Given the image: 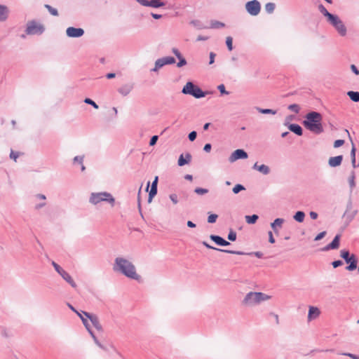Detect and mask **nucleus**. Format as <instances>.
I'll list each match as a JSON object with an SVG mask.
<instances>
[{
    "label": "nucleus",
    "instance_id": "nucleus-54",
    "mask_svg": "<svg viewBox=\"0 0 359 359\" xmlns=\"http://www.w3.org/2000/svg\"><path fill=\"white\" fill-rule=\"evenodd\" d=\"M197 137V133L196 131H191L188 135V138L191 142H193L196 140Z\"/></svg>",
    "mask_w": 359,
    "mask_h": 359
},
{
    "label": "nucleus",
    "instance_id": "nucleus-6",
    "mask_svg": "<svg viewBox=\"0 0 359 359\" xmlns=\"http://www.w3.org/2000/svg\"><path fill=\"white\" fill-rule=\"evenodd\" d=\"M327 22L332 26L340 36H345L347 34V28L342 20L336 14H333Z\"/></svg>",
    "mask_w": 359,
    "mask_h": 359
},
{
    "label": "nucleus",
    "instance_id": "nucleus-30",
    "mask_svg": "<svg viewBox=\"0 0 359 359\" xmlns=\"http://www.w3.org/2000/svg\"><path fill=\"white\" fill-rule=\"evenodd\" d=\"M165 66L163 58H158L156 60L154 67L151 69V72H156L161 67Z\"/></svg>",
    "mask_w": 359,
    "mask_h": 359
},
{
    "label": "nucleus",
    "instance_id": "nucleus-37",
    "mask_svg": "<svg viewBox=\"0 0 359 359\" xmlns=\"http://www.w3.org/2000/svg\"><path fill=\"white\" fill-rule=\"evenodd\" d=\"M224 26L225 25L223 22L217 20H213L210 23V28L212 29H219L224 27Z\"/></svg>",
    "mask_w": 359,
    "mask_h": 359
},
{
    "label": "nucleus",
    "instance_id": "nucleus-61",
    "mask_svg": "<svg viewBox=\"0 0 359 359\" xmlns=\"http://www.w3.org/2000/svg\"><path fill=\"white\" fill-rule=\"evenodd\" d=\"M169 197L174 204H177L178 203L177 196L175 194H170Z\"/></svg>",
    "mask_w": 359,
    "mask_h": 359
},
{
    "label": "nucleus",
    "instance_id": "nucleus-29",
    "mask_svg": "<svg viewBox=\"0 0 359 359\" xmlns=\"http://www.w3.org/2000/svg\"><path fill=\"white\" fill-rule=\"evenodd\" d=\"M347 95L349 97V98L355 102H359V92L358 91H348Z\"/></svg>",
    "mask_w": 359,
    "mask_h": 359
},
{
    "label": "nucleus",
    "instance_id": "nucleus-25",
    "mask_svg": "<svg viewBox=\"0 0 359 359\" xmlns=\"http://www.w3.org/2000/svg\"><path fill=\"white\" fill-rule=\"evenodd\" d=\"M132 85H124L118 89V92L123 96L128 95L133 89Z\"/></svg>",
    "mask_w": 359,
    "mask_h": 359
},
{
    "label": "nucleus",
    "instance_id": "nucleus-56",
    "mask_svg": "<svg viewBox=\"0 0 359 359\" xmlns=\"http://www.w3.org/2000/svg\"><path fill=\"white\" fill-rule=\"evenodd\" d=\"M339 354L342 355L348 356V357L351 358V359H359L358 355H356L351 353H341Z\"/></svg>",
    "mask_w": 359,
    "mask_h": 359
},
{
    "label": "nucleus",
    "instance_id": "nucleus-34",
    "mask_svg": "<svg viewBox=\"0 0 359 359\" xmlns=\"http://www.w3.org/2000/svg\"><path fill=\"white\" fill-rule=\"evenodd\" d=\"M340 255L346 263H349V262L352 259V255L350 256V253L348 250H341Z\"/></svg>",
    "mask_w": 359,
    "mask_h": 359
},
{
    "label": "nucleus",
    "instance_id": "nucleus-17",
    "mask_svg": "<svg viewBox=\"0 0 359 359\" xmlns=\"http://www.w3.org/2000/svg\"><path fill=\"white\" fill-rule=\"evenodd\" d=\"M210 238L211 241L215 242L217 245L219 246H228L230 245V243L222 237L217 235H210Z\"/></svg>",
    "mask_w": 359,
    "mask_h": 359
},
{
    "label": "nucleus",
    "instance_id": "nucleus-39",
    "mask_svg": "<svg viewBox=\"0 0 359 359\" xmlns=\"http://www.w3.org/2000/svg\"><path fill=\"white\" fill-rule=\"evenodd\" d=\"M45 8L48 11V12L54 16H58V11L56 8L52 7L51 6L48 4L45 5Z\"/></svg>",
    "mask_w": 359,
    "mask_h": 359
},
{
    "label": "nucleus",
    "instance_id": "nucleus-51",
    "mask_svg": "<svg viewBox=\"0 0 359 359\" xmlns=\"http://www.w3.org/2000/svg\"><path fill=\"white\" fill-rule=\"evenodd\" d=\"M218 217V215H216V214H210L208 217V223H215L217 220Z\"/></svg>",
    "mask_w": 359,
    "mask_h": 359
},
{
    "label": "nucleus",
    "instance_id": "nucleus-32",
    "mask_svg": "<svg viewBox=\"0 0 359 359\" xmlns=\"http://www.w3.org/2000/svg\"><path fill=\"white\" fill-rule=\"evenodd\" d=\"M355 172L352 171L348 177V183H349V186L351 188V191H352L353 188L355 187Z\"/></svg>",
    "mask_w": 359,
    "mask_h": 359
},
{
    "label": "nucleus",
    "instance_id": "nucleus-33",
    "mask_svg": "<svg viewBox=\"0 0 359 359\" xmlns=\"http://www.w3.org/2000/svg\"><path fill=\"white\" fill-rule=\"evenodd\" d=\"M245 218V221L248 224H252L257 222L259 217L257 215L254 214L252 215H246Z\"/></svg>",
    "mask_w": 359,
    "mask_h": 359
},
{
    "label": "nucleus",
    "instance_id": "nucleus-19",
    "mask_svg": "<svg viewBox=\"0 0 359 359\" xmlns=\"http://www.w3.org/2000/svg\"><path fill=\"white\" fill-rule=\"evenodd\" d=\"M343 161V156L339 155L334 157H330L328 161V164L332 168L339 166Z\"/></svg>",
    "mask_w": 359,
    "mask_h": 359
},
{
    "label": "nucleus",
    "instance_id": "nucleus-20",
    "mask_svg": "<svg viewBox=\"0 0 359 359\" xmlns=\"http://www.w3.org/2000/svg\"><path fill=\"white\" fill-rule=\"evenodd\" d=\"M252 169L256 170L263 175H268L270 173V168L268 165H266L264 164L258 165L257 163H255L254 165L252 166Z\"/></svg>",
    "mask_w": 359,
    "mask_h": 359
},
{
    "label": "nucleus",
    "instance_id": "nucleus-28",
    "mask_svg": "<svg viewBox=\"0 0 359 359\" xmlns=\"http://www.w3.org/2000/svg\"><path fill=\"white\" fill-rule=\"evenodd\" d=\"M305 218V213L303 211H297L293 215V219L297 222H303Z\"/></svg>",
    "mask_w": 359,
    "mask_h": 359
},
{
    "label": "nucleus",
    "instance_id": "nucleus-47",
    "mask_svg": "<svg viewBox=\"0 0 359 359\" xmlns=\"http://www.w3.org/2000/svg\"><path fill=\"white\" fill-rule=\"evenodd\" d=\"M194 192L198 195H203L208 192V189L205 188L197 187L194 189Z\"/></svg>",
    "mask_w": 359,
    "mask_h": 359
},
{
    "label": "nucleus",
    "instance_id": "nucleus-21",
    "mask_svg": "<svg viewBox=\"0 0 359 359\" xmlns=\"http://www.w3.org/2000/svg\"><path fill=\"white\" fill-rule=\"evenodd\" d=\"M8 8L5 5L0 4V22L6 21L8 17Z\"/></svg>",
    "mask_w": 359,
    "mask_h": 359
},
{
    "label": "nucleus",
    "instance_id": "nucleus-2",
    "mask_svg": "<svg viewBox=\"0 0 359 359\" xmlns=\"http://www.w3.org/2000/svg\"><path fill=\"white\" fill-rule=\"evenodd\" d=\"M323 116L320 113L317 111H310L305 116V119L303 121L304 126L309 131L319 135L322 133L324 130L322 125Z\"/></svg>",
    "mask_w": 359,
    "mask_h": 359
},
{
    "label": "nucleus",
    "instance_id": "nucleus-1",
    "mask_svg": "<svg viewBox=\"0 0 359 359\" xmlns=\"http://www.w3.org/2000/svg\"><path fill=\"white\" fill-rule=\"evenodd\" d=\"M113 270L132 280L139 281L141 279V276L137 274L133 263L123 257L115 258Z\"/></svg>",
    "mask_w": 359,
    "mask_h": 359
},
{
    "label": "nucleus",
    "instance_id": "nucleus-7",
    "mask_svg": "<svg viewBox=\"0 0 359 359\" xmlns=\"http://www.w3.org/2000/svg\"><path fill=\"white\" fill-rule=\"evenodd\" d=\"M44 32L45 27L36 20H31L27 23L25 32L27 35H41Z\"/></svg>",
    "mask_w": 359,
    "mask_h": 359
},
{
    "label": "nucleus",
    "instance_id": "nucleus-13",
    "mask_svg": "<svg viewBox=\"0 0 359 359\" xmlns=\"http://www.w3.org/2000/svg\"><path fill=\"white\" fill-rule=\"evenodd\" d=\"M248 158V154L245 151L241 149L235 150L229 156V161L233 163L238 159H245Z\"/></svg>",
    "mask_w": 359,
    "mask_h": 359
},
{
    "label": "nucleus",
    "instance_id": "nucleus-58",
    "mask_svg": "<svg viewBox=\"0 0 359 359\" xmlns=\"http://www.w3.org/2000/svg\"><path fill=\"white\" fill-rule=\"evenodd\" d=\"M344 144V140H337L334 142V147L338 148L342 146Z\"/></svg>",
    "mask_w": 359,
    "mask_h": 359
},
{
    "label": "nucleus",
    "instance_id": "nucleus-35",
    "mask_svg": "<svg viewBox=\"0 0 359 359\" xmlns=\"http://www.w3.org/2000/svg\"><path fill=\"white\" fill-rule=\"evenodd\" d=\"M152 8H158L166 5V2L162 0H151Z\"/></svg>",
    "mask_w": 359,
    "mask_h": 359
},
{
    "label": "nucleus",
    "instance_id": "nucleus-16",
    "mask_svg": "<svg viewBox=\"0 0 359 359\" xmlns=\"http://www.w3.org/2000/svg\"><path fill=\"white\" fill-rule=\"evenodd\" d=\"M285 219L283 218H276L271 223V227L276 234L279 233V230L282 228Z\"/></svg>",
    "mask_w": 359,
    "mask_h": 359
},
{
    "label": "nucleus",
    "instance_id": "nucleus-42",
    "mask_svg": "<svg viewBox=\"0 0 359 359\" xmlns=\"http://www.w3.org/2000/svg\"><path fill=\"white\" fill-rule=\"evenodd\" d=\"M244 190H245V187L243 185H242L241 184H237L233 188L232 191H233V194H237L239 192H241V191H244Z\"/></svg>",
    "mask_w": 359,
    "mask_h": 359
},
{
    "label": "nucleus",
    "instance_id": "nucleus-64",
    "mask_svg": "<svg viewBox=\"0 0 359 359\" xmlns=\"http://www.w3.org/2000/svg\"><path fill=\"white\" fill-rule=\"evenodd\" d=\"M351 69L352 72L355 75H358L359 74V70H358V69L357 68V67L355 65H351Z\"/></svg>",
    "mask_w": 359,
    "mask_h": 359
},
{
    "label": "nucleus",
    "instance_id": "nucleus-43",
    "mask_svg": "<svg viewBox=\"0 0 359 359\" xmlns=\"http://www.w3.org/2000/svg\"><path fill=\"white\" fill-rule=\"evenodd\" d=\"M287 109L295 114H298L300 111V107L297 104H292L287 107Z\"/></svg>",
    "mask_w": 359,
    "mask_h": 359
},
{
    "label": "nucleus",
    "instance_id": "nucleus-40",
    "mask_svg": "<svg viewBox=\"0 0 359 359\" xmlns=\"http://www.w3.org/2000/svg\"><path fill=\"white\" fill-rule=\"evenodd\" d=\"M162 58H163V62H164L165 65H172V64H174L175 62V59L173 57H172V56L163 57Z\"/></svg>",
    "mask_w": 359,
    "mask_h": 359
},
{
    "label": "nucleus",
    "instance_id": "nucleus-27",
    "mask_svg": "<svg viewBox=\"0 0 359 359\" xmlns=\"http://www.w3.org/2000/svg\"><path fill=\"white\" fill-rule=\"evenodd\" d=\"M255 109L258 112H259L261 114H264L275 115V114H277V110H274V109H263V108H261V107H256Z\"/></svg>",
    "mask_w": 359,
    "mask_h": 359
},
{
    "label": "nucleus",
    "instance_id": "nucleus-8",
    "mask_svg": "<svg viewBox=\"0 0 359 359\" xmlns=\"http://www.w3.org/2000/svg\"><path fill=\"white\" fill-rule=\"evenodd\" d=\"M51 264L55 269V270L57 271V273L73 288H76L77 287L76 283H75V281L73 280V278L68 272H67L54 261H52Z\"/></svg>",
    "mask_w": 359,
    "mask_h": 359
},
{
    "label": "nucleus",
    "instance_id": "nucleus-49",
    "mask_svg": "<svg viewBox=\"0 0 359 359\" xmlns=\"http://www.w3.org/2000/svg\"><path fill=\"white\" fill-rule=\"evenodd\" d=\"M228 239L231 241H235L236 240V233L233 230L231 229L228 234Z\"/></svg>",
    "mask_w": 359,
    "mask_h": 359
},
{
    "label": "nucleus",
    "instance_id": "nucleus-48",
    "mask_svg": "<svg viewBox=\"0 0 359 359\" xmlns=\"http://www.w3.org/2000/svg\"><path fill=\"white\" fill-rule=\"evenodd\" d=\"M84 102L86 104L91 105L93 107H94L96 109L99 108L98 105L93 100H91L90 98H88V97L86 98L84 100Z\"/></svg>",
    "mask_w": 359,
    "mask_h": 359
},
{
    "label": "nucleus",
    "instance_id": "nucleus-38",
    "mask_svg": "<svg viewBox=\"0 0 359 359\" xmlns=\"http://www.w3.org/2000/svg\"><path fill=\"white\" fill-rule=\"evenodd\" d=\"M275 7L274 3L269 2L265 5V10L268 13H272L275 10Z\"/></svg>",
    "mask_w": 359,
    "mask_h": 359
},
{
    "label": "nucleus",
    "instance_id": "nucleus-60",
    "mask_svg": "<svg viewBox=\"0 0 359 359\" xmlns=\"http://www.w3.org/2000/svg\"><path fill=\"white\" fill-rule=\"evenodd\" d=\"M19 157V153L15 152L13 150H11L10 154V158L13 159L15 161H17V158Z\"/></svg>",
    "mask_w": 359,
    "mask_h": 359
},
{
    "label": "nucleus",
    "instance_id": "nucleus-36",
    "mask_svg": "<svg viewBox=\"0 0 359 359\" xmlns=\"http://www.w3.org/2000/svg\"><path fill=\"white\" fill-rule=\"evenodd\" d=\"M158 181V176H156L154 177V181L151 183V189L149 191H151V194H154V192L157 193V191H158V189H157Z\"/></svg>",
    "mask_w": 359,
    "mask_h": 359
},
{
    "label": "nucleus",
    "instance_id": "nucleus-14",
    "mask_svg": "<svg viewBox=\"0 0 359 359\" xmlns=\"http://www.w3.org/2000/svg\"><path fill=\"white\" fill-rule=\"evenodd\" d=\"M340 237L341 236L339 234H337L332 241L325 246L322 250L323 251H329L330 250H336L339 248V244H340Z\"/></svg>",
    "mask_w": 359,
    "mask_h": 359
},
{
    "label": "nucleus",
    "instance_id": "nucleus-10",
    "mask_svg": "<svg viewBox=\"0 0 359 359\" xmlns=\"http://www.w3.org/2000/svg\"><path fill=\"white\" fill-rule=\"evenodd\" d=\"M83 313L84 316H86L90 320L93 325L95 327V328L97 331H99V332L103 331L102 326L101 325V324L100 323L99 318L97 317V315L93 314V313H88L86 311H83Z\"/></svg>",
    "mask_w": 359,
    "mask_h": 359
},
{
    "label": "nucleus",
    "instance_id": "nucleus-9",
    "mask_svg": "<svg viewBox=\"0 0 359 359\" xmlns=\"http://www.w3.org/2000/svg\"><path fill=\"white\" fill-rule=\"evenodd\" d=\"M245 9L250 15L256 16L260 13L261 11L260 3L257 0H252L248 1L245 4Z\"/></svg>",
    "mask_w": 359,
    "mask_h": 359
},
{
    "label": "nucleus",
    "instance_id": "nucleus-24",
    "mask_svg": "<svg viewBox=\"0 0 359 359\" xmlns=\"http://www.w3.org/2000/svg\"><path fill=\"white\" fill-rule=\"evenodd\" d=\"M86 330H88V332H89V334H90L91 337L93 338L94 342L95 343V344L99 346L100 348H102V350L107 351V348L103 346L100 341L99 340L97 339V337L95 335L94 332H93L92 329L90 328V326L88 327V328H86Z\"/></svg>",
    "mask_w": 359,
    "mask_h": 359
},
{
    "label": "nucleus",
    "instance_id": "nucleus-12",
    "mask_svg": "<svg viewBox=\"0 0 359 359\" xmlns=\"http://www.w3.org/2000/svg\"><path fill=\"white\" fill-rule=\"evenodd\" d=\"M66 34L70 38H79L84 34V30L80 27H69L66 29Z\"/></svg>",
    "mask_w": 359,
    "mask_h": 359
},
{
    "label": "nucleus",
    "instance_id": "nucleus-50",
    "mask_svg": "<svg viewBox=\"0 0 359 359\" xmlns=\"http://www.w3.org/2000/svg\"><path fill=\"white\" fill-rule=\"evenodd\" d=\"M136 1L140 4H141L142 6H147V7H152V4H151V0L150 1H148V0H136Z\"/></svg>",
    "mask_w": 359,
    "mask_h": 359
},
{
    "label": "nucleus",
    "instance_id": "nucleus-59",
    "mask_svg": "<svg viewBox=\"0 0 359 359\" xmlns=\"http://www.w3.org/2000/svg\"><path fill=\"white\" fill-rule=\"evenodd\" d=\"M355 151H356V149L355 147L354 144L352 142V149H351V154H350L351 160L355 159Z\"/></svg>",
    "mask_w": 359,
    "mask_h": 359
},
{
    "label": "nucleus",
    "instance_id": "nucleus-46",
    "mask_svg": "<svg viewBox=\"0 0 359 359\" xmlns=\"http://www.w3.org/2000/svg\"><path fill=\"white\" fill-rule=\"evenodd\" d=\"M83 160H84V156H76L73 158V163L74 164L78 163L80 165L83 163Z\"/></svg>",
    "mask_w": 359,
    "mask_h": 359
},
{
    "label": "nucleus",
    "instance_id": "nucleus-53",
    "mask_svg": "<svg viewBox=\"0 0 359 359\" xmlns=\"http://www.w3.org/2000/svg\"><path fill=\"white\" fill-rule=\"evenodd\" d=\"M217 89L220 92L222 95H229V92L226 90L225 86L224 84H220L217 86Z\"/></svg>",
    "mask_w": 359,
    "mask_h": 359
},
{
    "label": "nucleus",
    "instance_id": "nucleus-18",
    "mask_svg": "<svg viewBox=\"0 0 359 359\" xmlns=\"http://www.w3.org/2000/svg\"><path fill=\"white\" fill-rule=\"evenodd\" d=\"M320 314V311L318 308L316 306H309V313H308V320L311 321L317 318Z\"/></svg>",
    "mask_w": 359,
    "mask_h": 359
},
{
    "label": "nucleus",
    "instance_id": "nucleus-44",
    "mask_svg": "<svg viewBox=\"0 0 359 359\" xmlns=\"http://www.w3.org/2000/svg\"><path fill=\"white\" fill-rule=\"evenodd\" d=\"M357 212H358L357 210H354L351 213H348V212L346 211L344 215V216L346 217V219L348 220V222H351L355 217V216L356 215Z\"/></svg>",
    "mask_w": 359,
    "mask_h": 359
},
{
    "label": "nucleus",
    "instance_id": "nucleus-3",
    "mask_svg": "<svg viewBox=\"0 0 359 359\" xmlns=\"http://www.w3.org/2000/svg\"><path fill=\"white\" fill-rule=\"evenodd\" d=\"M270 298V296L261 292H250L245 296L242 301V304L245 306H253L259 304L261 302L266 301Z\"/></svg>",
    "mask_w": 359,
    "mask_h": 359
},
{
    "label": "nucleus",
    "instance_id": "nucleus-41",
    "mask_svg": "<svg viewBox=\"0 0 359 359\" xmlns=\"http://www.w3.org/2000/svg\"><path fill=\"white\" fill-rule=\"evenodd\" d=\"M77 316L80 318V319L81 320V321H82V323H83V325L85 326L86 328H88V327L90 326L89 323H88V318H86V317L85 318L83 316L84 315H83V313H79Z\"/></svg>",
    "mask_w": 359,
    "mask_h": 359
},
{
    "label": "nucleus",
    "instance_id": "nucleus-11",
    "mask_svg": "<svg viewBox=\"0 0 359 359\" xmlns=\"http://www.w3.org/2000/svg\"><path fill=\"white\" fill-rule=\"evenodd\" d=\"M35 201L34 210L39 211L46 205V196L42 194H37L34 196Z\"/></svg>",
    "mask_w": 359,
    "mask_h": 359
},
{
    "label": "nucleus",
    "instance_id": "nucleus-55",
    "mask_svg": "<svg viewBox=\"0 0 359 359\" xmlns=\"http://www.w3.org/2000/svg\"><path fill=\"white\" fill-rule=\"evenodd\" d=\"M158 139V135L152 136L149 140V146H154L156 144Z\"/></svg>",
    "mask_w": 359,
    "mask_h": 359
},
{
    "label": "nucleus",
    "instance_id": "nucleus-52",
    "mask_svg": "<svg viewBox=\"0 0 359 359\" xmlns=\"http://www.w3.org/2000/svg\"><path fill=\"white\" fill-rule=\"evenodd\" d=\"M177 59L179 60V62L177 64V66L178 67H183V66L187 65V60H185L184 57H183L182 55H181L180 57V58H177Z\"/></svg>",
    "mask_w": 359,
    "mask_h": 359
},
{
    "label": "nucleus",
    "instance_id": "nucleus-45",
    "mask_svg": "<svg viewBox=\"0 0 359 359\" xmlns=\"http://www.w3.org/2000/svg\"><path fill=\"white\" fill-rule=\"evenodd\" d=\"M226 45L229 50H233V39L231 36H227L226 38Z\"/></svg>",
    "mask_w": 359,
    "mask_h": 359
},
{
    "label": "nucleus",
    "instance_id": "nucleus-57",
    "mask_svg": "<svg viewBox=\"0 0 359 359\" xmlns=\"http://www.w3.org/2000/svg\"><path fill=\"white\" fill-rule=\"evenodd\" d=\"M326 233H326V231H322V232L319 233H318V234L315 237L314 241H320V240L323 239V238L325 237V236L326 235Z\"/></svg>",
    "mask_w": 359,
    "mask_h": 359
},
{
    "label": "nucleus",
    "instance_id": "nucleus-15",
    "mask_svg": "<svg viewBox=\"0 0 359 359\" xmlns=\"http://www.w3.org/2000/svg\"><path fill=\"white\" fill-rule=\"evenodd\" d=\"M203 245L204 246H205L208 249H212V250H217V251L223 252H225V253H229V254H232V255H246V253H245V252H243L242 251H236V250H224V249L217 248H215V247L210 245V244H208L205 241L203 242Z\"/></svg>",
    "mask_w": 359,
    "mask_h": 359
},
{
    "label": "nucleus",
    "instance_id": "nucleus-62",
    "mask_svg": "<svg viewBox=\"0 0 359 359\" xmlns=\"http://www.w3.org/2000/svg\"><path fill=\"white\" fill-rule=\"evenodd\" d=\"M343 264V262L341 260H335L332 262V265L334 268H337Z\"/></svg>",
    "mask_w": 359,
    "mask_h": 359
},
{
    "label": "nucleus",
    "instance_id": "nucleus-5",
    "mask_svg": "<svg viewBox=\"0 0 359 359\" xmlns=\"http://www.w3.org/2000/svg\"><path fill=\"white\" fill-rule=\"evenodd\" d=\"M182 93L184 95H190L197 99L204 97L208 93V92L203 91L201 88L191 81H188L186 83V85L182 88Z\"/></svg>",
    "mask_w": 359,
    "mask_h": 359
},
{
    "label": "nucleus",
    "instance_id": "nucleus-31",
    "mask_svg": "<svg viewBox=\"0 0 359 359\" xmlns=\"http://www.w3.org/2000/svg\"><path fill=\"white\" fill-rule=\"evenodd\" d=\"M348 264L349 265L346 268L348 271H353L357 268V260L354 255H352V259Z\"/></svg>",
    "mask_w": 359,
    "mask_h": 359
},
{
    "label": "nucleus",
    "instance_id": "nucleus-23",
    "mask_svg": "<svg viewBox=\"0 0 359 359\" xmlns=\"http://www.w3.org/2000/svg\"><path fill=\"white\" fill-rule=\"evenodd\" d=\"M191 160V155L189 153H187L185 154V158L183 154H181L178 159V165L183 166L186 164H188Z\"/></svg>",
    "mask_w": 359,
    "mask_h": 359
},
{
    "label": "nucleus",
    "instance_id": "nucleus-22",
    "mask_svg": "<svg viewBox=\"0 0 359 359\" xmlns=\"http://www.w3.org/2000/svg\"><path fill=\"white\" fill-rule=\"evenodd\" d=\"M288 128L298 136H301L303 134V129L299 124L291 123L288 126Z\"/></svg>",
    "mask_w": 359,
    "mask_h": 359
},
{
    "label": "nucleus",
    "instance_id": "nucleus-4",
    "mask_svg": "<svg viewBox=\"0 0 359 359\" xmlns=\"http://www.w3.org/2000/svg\"><path fill=\"white\" fill-rule=\"evenodd\" d=\"M89 202L93 205H97L100 202H107L111 204V206H114L115 198L110 193L107 191L93 192L90 194Z\"/></svg>",
    "mask_w": 359,
    "mask_h": 359
},
{
    "label": "nucleus",
    "instance_id": "nucleus-63",
    "mask_svg": "<svg viewBox=\"0 0 359 359\" xmlns=\"http://www.w3.org/2000/svg\"><path fill=\"white\" fill-rule=\"evenodd\" d=\"M216 56V54L213 52L210 53V61L209 65H212L215 62V57Z\"/></svg>",
    "mask_w": 359,
    "mask_h": 359
},
{
    "label": "nucleus",
    "instance_id": "nucleus-26",
    "mask_svg": "<svg viewBox=\"0 0 359 359\" xmlns=\"http://www.w3.org/2000/svg\"><path fill=\"white\" fill-rule=\"evenodd\" d=\"M318 8L320 13L326 18V21L333 15V13H330L323 4H319Z\"/></svg>",
    "mask_w": 359,
    "mask_h": 359
}]
</instances>
